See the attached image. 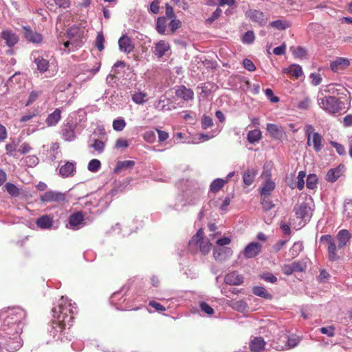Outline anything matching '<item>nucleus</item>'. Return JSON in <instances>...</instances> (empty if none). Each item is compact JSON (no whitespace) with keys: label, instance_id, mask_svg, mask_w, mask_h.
Listing matches in <instances>:
<instances>
[{"label":"nucleus","instance_id":"79ce46f5","mask_svg":"<svg viewBox=\"0 0 352 352\" xmlns=\"http://www.w3.org/2000/svg\"><path fill=\"white\" fill-rule=\"evenodd\" d=\"M337 87H340V85L337 84H329L321 89L319 95L323 96V92L331 94H337L339 91V89L336 88Z\"/></svg>","mask_w":352,"mask_h":352},{"label":"nucleus","instance_id":"423d86ee","mask_svg":"<svg viewBox=\"0 0 352 352\" xmlns=\"http://www.w3.org/2000/svg\"><path fill=\"white\" fill-rule=\"evenodd\" d=\"M66 195L65 193L55 190H48L40 196L42 203H56L65 201Z\"/></svg>","mask_w":352,"mask_h":352},{"label":"nucleus","instance_id":"20e7f679","mask_svg":"<svg viewBox=\"0 0 352 352\" xmlns=\"http://www.w3.org/2000/svg\"><path fill=\"white\" fill-rule=\"evenodd\" d=\"M204 232L201 229L199 230L197 233L189 241L188 245L190 248L199 246L201 253L204 255L208 254L210 251L211 244L208 239H204Z\"/></svg>","mask_w":352,"mask_h":352},{"label":"nucleus","instance_id":"ea45409f","mask_svg":"<svg viewBox=\"0 0 352 352\" xmlns=\"http://www.w3.org/2000/svg\"><path fill=\"white\" fill-rule=\"evenodd\" d=\"M261 138V132L259 129H254L248 132L247 135L248 141L254 144L258 142Z\"/></svg>","mask_w":352,"mask_h":352},{"label":"nucleus","instance_id":"9d476101","mask_svg":"<svg viewBox=\"0 0 352 352\" xmlns=\"http://www.w3.org/2000/svg\"><path fill=\"white\" fill-rule=\"evenodd\" d=\"M84 215L82 212H76L69 217L67 227L72 230H78L83 226Z\"/></svg>","mask_w":352,"mask_h":352},{"label":"nucleus","instance_id":"39448f33","mask_svg":"<svg viewBox=\"0 0 352 352\" xmlns=\"http://www.w3.org/2000/svg\"><path fill=\"white\" fill-rule=\"evenodd\" d=\"M82 34V32L78 28L74 26L69 28L67 31V37L69 40L63 43L65 47L67 48L68 51H71L74 50V47L80 46L81 43L80 38Z\"/></svg>","mask_w":352,"mask_h":352},{"label":"nucleus","instance_id":"3c124183","mask_svg":"<svg viewBox=\"0 0 352 352\" xmlns=\"http://www.w3.org/2000/svg\"><path fill=\"white\" fill-rule=\"evenodd\" d=\"M201 124L203 129H207L213 125V120L211 117L204 115L201 118Z\"/></svg>","mask_w":352,"mask_h":352},{"label":"nucleus","instance_id":"4c0bfd02","mask_svg":"<svg viewBox=\"0 0 352 352\" xmlns=\"http://www.w3.org/2000/svg\"><path fill=\"white\" fill-rule=\"evenodd\" d=\"M227 183V180H224L223 179H214L210 186V191L216 193L219 191L223 186Z\"/></svg>","mask_w":352,"mask_h":352},{"label":"nucleus","instance_id":"4be33fe9","mask_svg":"<svg viewBox=\"0 0 352 352\" xmlns=\"http://www.w3.org/2000/svg\"><path fill=\"white\" fill-rule=\"evenodd\" d=\"M169 50L170 45L168 43L162 40L155 43L153 53L157 58H162Z\"/></svg>","mask_w":352,"mask_h":352},{"label":"nucleus","instance_id":"13d9d810","mask_svg":"<svg viewBox=\"0 0 352 352\" xmlns=\"http://www.w3.org/2000/svg\"><path fill=\"white\" fill-rule=\"evenodd\" d=\"M171 21H170L168 25L170 28V31L172 33H174L181 26V21L179 19H177L175 18L170 19Z\"/></svg>","mask_w":352,"mask_h":352},{"label":"nucleus","instance_id":"a878e982","mask_svg":"<svg viewBox=\"0 0 352 352\" xmlns=\"http://www.w3.org/2000/svg\"><path fill=\"white\" fill-rule=\"evenodd\" d=\"M1 38L6 41L9 47L14 45L18 40V36L10 30H4L1 32Z\"/></svg>","mask_w":352,"mask_h":352},{"label":"nucleus","instance_id":"8fccbe9b","mask_svg":"<svg viewBox=\"0 0 352 352\" xmlns=\"http://www.w3.org/2000/svg\"><path fill=\"white\" fill-rule=\"evenodd\" d=\"M261 204L264 208L265 210H271L274 206V204L272 203L271 199H270L269 196H261Z\"/></svg>","mask_w":352,"mask_h":352},{"label":"nucleus","instance_id":"dca6fc26","mask_svg":"<svg viewBox=\"0 0 352 352\" xmlns=\"http://www.w3.org/2000/svg\"><path fill=\"white\" fill-rule=\"evenodd\" d=\"M54 223L53 218L47 214L40 217L36 221L37 226L42 230L55 229L56 227H54Z\"/></svg>","mask_w":352,"mask_h":352},{"label":"nucleus","instance_id":"473e14b6","mask_svg":"<svg viewBox=\"0 0 352 352\" xmlns=\"http://www.w3.org/2000/svg\"><path fill=\"white\" fill-rule=\"evenodd\" d=\"M61 118V111L59 109H56L53 113H50L47 119L46 122L48 126L56 125Z\"/></svg>","mask_w":352,"mask_h":352},{"label":"nucleus","instance_id":"7c9ffc66","mask_svg":"<svg viewBox=\"0 0 352 352\" xmlns=\"http://www.w3.org/2000/svg\"><path fill=\"white\" fill-rule=\"evenodd\" d=\"M252 292L254 295L266 300L272 299V295L268 292V291L263 287L255 286L252 288Z\"/></svg>","mask_w":352,"mask_h":352},{"label":"nucleus","instance_id":"4d7b16f0","mask_svg":"<svg viewBox=\"0 0 352 352\" xmlns=\"http://www.w3.org/2000/svg\"><path fill=\"white\" fill-rule=\"evenodd\" d=\"M344 215L346 218H352V203L349 201L346 202L344 205Z\"/></svg>","mask_w":352,"mask_h":352},{"label":"nucleus","instance_id":"a19ab883","mask_svg":"<svg viewBox=\"0 0 352 352\" xmlns=\"http://www.w3.org/2000/svg\"><path fill=\"white\" fill-rule=\"evenodd\" d=\"M313 146L316 152L322 149V136L318 132L313 133Z\"/></svg>","mask_w":352,"mask_h":352},{"label":"nucleus","instance_id":"0eeeda50","mask_svg":"<svg viewBox=\"0 0 352 352\" xmlns=\"http://www.w3.org/2000/svg\"><path fill=\"white\" fill-rule=\"evenodd\" d=\"M245 16L259 26L265 25L268 21L267 15L258 10L250 9L246 11Z\"/></svg>","mask_w":352,"mask_h":352},{"label":"nucleus","instance_id":"f8f14e48","mask_svg":"<svg viewBox=\"0 0 352 352\" xmlns=\"http://www.w3.org/2000/svg\"><path fill=\"white\" fill-rule=\"evenodd\" d=\"M266 130L270 136L276 140H280L286 135L284 129L275 124H267Z\"/></svg>","mask_w":352,"mask_h":352},{"label":"nucleus","instance_id":"338daca9","mask_svg":"<svg viewBox=\"0 0 352 352\" xmlns=\"http://www.w3.org/2000/svg\"><path fill=\"white\" fill-rule=\"evenodd\" d=\"M261 278L267 282L274 283L277 281V278L272 273L267 272L261 274Z\"/></svg>","mask_w":352,"mask_h":352},{"label":"nucleus","instance_id":"6e6d98bb","mask_svg":"<svg viewBox=\"0 0 352 352\" xmlns=\"http://www.w3.org/2000/svg\"><path fill=\"white\" fill-rule=\"evenodd\" d=\"M104 37L102 32L98 33L96 39V47L99 51H102L104 50Z\"/></svg>","mask_w":352,"mask_h":352},{"label":"nucleus","instance_id":"bf43d9fd","mask_svg":"<svg viewBox=\"0 0 352 352\" xmlns=\"http://www.w3.org/2000/svg\"><path fill=\"white\" fill-rule=\"evenodd\" d=\"M305 177H306V173L305 171H300L298 173V175L297 177V179H298L297 187L300 190H302L304 188V186H305L304 179Z\"/></svg>","mask_w":352,"mask_h":352},{"label":"nucleus","instance_id":"b1692460","mask_svg":"<svg viewBox=\"0 0 352 352\" xmlns=\"http://www.w3.org/2000/svg\"><path fill=\"white\" fill-rule=\"evenodd\" d=\"M105 142L97 138H90L88 142V148H93L98 154H101L104 151Z\"/></svg>","mask_w":352,"mask_h":352},{"label":"nucleus","instance_id":"aec40b11","mask_svg":"<svg viewBox=\"0 0 352 352\" xmlns=\"http://www.w3.org/2000/svg\"><path fill=\"white\" fill-rule=\"evenodd\" d=\"M177 97L180 98L186 101L192 100L194 98V92L192 89L186 88L182 85L177 88L175 91Z\"/></svg>","mask_w":352,"mask_h":352},{"label":"nucleus","instance_id":"f704fd0d","mask_svg":"<svg viewBox=\"0 0 352 352\" xmlns=\"http://www.w3.org/2000/svg\"><path fill=\"white\" fill-rule=\"evenodd\" d=\"M131 99L135 104H142L147 101L148 96L144 92L137 91L131 94Z\"/></svg>","mask_w":352,"mask_h":352},{"label":"nucleus","instance_id":"6e6552de","mask_svg":"<svg viewBox=\"0 0 352 352\" xmlns=\"http://www.w3.org/2000/svg\"><path fill=\"white\" fill-rule=\"evenodd\" d=\"M296 215L305 223L309 221L312 215V210L307 203L303 202L297 204L294 208Z\"/></svg>","mask_w":352,"mask_h":352},{"label":"nucleus","instance_id":"393cba45","mask_svg":"<svg viewBox=\"0 0 352 352\" xmlns=\"http://www.w3.org/2000/svg\"><path fill=\"white\" fill-rule=\"evenodd\" d=\"M349 65V60L345 58H338L330 64L331 69L334 72L342 70Z\"/></svg>","mask_w":352,"mask_h":352},{"label":"nucleus","instance_id":"4468645a","mask_svg":"<svg viewBox=\"0 0 352 352\" xmlns=\"http://www.w3.org/2000/svg\"><path fill=\"white\" fill-rule=\"evenodd\" d=\"M23 36L30 42L34 44H40L43 42V36L30 28L23 26Z\"/></svg>","mask_w":352,"mask_h":352},{"label":"nucleus","instance_id":"c756f323","mask_svg":"<svg viewBox=\"0 0 352 352\" xmlns=\"http://www.w3.org/2000/svg\"><path fill=\"white\" fill-rule=\"evenodd\" d=\"M257 175V170L254 168H248L243 173V180L245 185L250 186Z\"/></svg>","mask_w":352,"mask_h":352},{"label":"nucleus","instance_id":"2f4dec72","mask_svg":"<svg viewBox=\"0 0 352 352\" xmlns=\"http://www.w3.org/2000/svg\"><path fill=\"white\" fill-rule=\"evenodd\" d=\"M276 187L275 183L271 179H267L261 190V196H269Z\"/></svg>","mask_w":352,"mask_h":352},{"label":"nucleus","instance_id":"680f3d73","mask_svg":"<svg viewBox=\"0 0 352 352\" xmlns=\"http://www.w3.org/2000/svg\"><path fill=\"white\" fill-rule=\"evenodd\" d=\"M71 87H72V82H69L66 80H64L60 82V83L56 85V89L58 91L63 92V91L67 90Z\"/></svg>","mask_w":352,"mask_h":352},{"label":"nucleus","instance_id":"5fc2aeb1","mask_svg":"<svg viewBox=\"0 0 352 352\" xmlns=\"http://www.w3.org/2000/svg\"><path fill=\"white\" fill-rule=\"evenodd\" d=\"M255 39L254 33L252 30H249L245 33L242 38V41L244 43L251 44Z\"/></svg>","mask_w":352,"mask_h":352},{"label":"nucleus","instance_id":"c03bdc74","mask_svg":"<svg viewBox=\"0 0 352 352\" xmlns=\"http://www.w3.org/2000/svg\"><path fill=\"white\" fill-rule=\"evenodd\" d=\"M318 177L315 174H309L307 178V188L311 190H314L317 186Z\"/></svg>","mask_w":352,"mask_h":352},{"label":"nucleus","instance_id":"37998d69","mask_svg":"<svg viewBox=\"0 0 352 352\" xmlns=\"http://www.w3.org/2000/svg\"><path fill=\"white\" fill-rule=\"evenodd\" d=\"M232 307L239 312H244L247 311L248 306L245 301L241 300L233 302Z\"/></svg>","mask_w":352,"mask_h":352},{"label":"nucleus","instance_id":"7ed1b4c3","mask_svg":"<svg viewBox=\"0 0 352 352\" xmlns=\"http://www.w3.org/2000/svg\"><path fill=\"white\" fill-rule=\"evenodd\" d=\"M318 106L331 115H336L342 111H346L348 108L343 107L344 103L338 98L330 96H318Z\"/></svg>","mask_w":352,"mask_h":352},{"label":"nucleus","instance_id":"6ab92c4d","mask_svg":"<svg viewBox=\"0 0 352 352\" xmlns=\"http://www.w3.org/2000/svg\"><path fill=\"white\" fill-rule=\"evenodd\" d=\"M76 173V163L74 162H67L64 165L59 168V174L63 177H72Z\"/></svg>","mask_w":352,"mask_h":352},{"label":"nucleus","instance_id":"de8ad7c7","mask_svg":"<svg viewBox=\"0 0 352 352\" xmlns=\"http://www.w3.org/2000/svg\"><path fill=\"white\" fill-rule=\"evenodd\" d=\"M100 166L101 163L100 160L93 159L89 162L87 168L90 172L96 173L100 169Z\"/></svg>","mask_w":352,"mask_h":352},{"label":"nucleus","instance_id":"f3484780","mask_svg":"<svg viewBox=\"0 0 352 352\" xmlns=\"http://www.w3.org/2000/svg\"><path fill=\"white\" fill-rule=\"evenodd\" d=\"M119 49L121 52L129 54L133 50L134 45L128 36L123 35L118 40Z\"/></svg>","mask_w":352,"mask_h":352},{"label":"nucleus","instance_id":"0e129e2a","mask_svg":"<svg viewBox=\"0 0 352 352\" xmlns=\"http://www.w3.org/2000/svg\"><path fill=\"white\" fill-rule=\"evenodd\" d=\"M330 144L333 147L335 148V149L336 150V152L340 155H343L345 154V148L344 147V146L340 143H338L336 142H334V141H331L330 142Z\"/></svg>","mask_w":352,"mask_h":352},{"label":"nucleus","instance_id":"a18cd8bd","mask_svg":"<svg viewBox=\"0 0 352 352\" xmlns=\"http://www.w3.org/2000/svg\"><path fill=\"white\" fill-rule=\"evenodd\" d=\"M126 126V122L123 118H118L113 122V129L116 131H122Z\"/></svg>","mask_w":352,"mask_h":352},{"label":"nucleus","instance_id":"f03ea898","mask_svg":"<svg viewBox=\"0 0 352 352\" xmlns=\"http://www.w3.org/2000/svg\"><path fill=\"white\" fill-rule=\"evenodd\" d=\"M351 236L352 235L349 230L346 229L340 230L336 235L338 241L337 245L331 235L324 234L321 236L320 241L327 243L328 258L330 261L335 262L340 260V256L338 252L348 244Z\"/></svg>","mask_w":352,"mask_h":352},{"label":"nucleus","instance_id":"5701e85b","mask_svg":"<svg viewBox=\"0 0 352 352\" xmlns=\"http://www.w3.org/2000/svg\"><path fill=\"white\" fill-rule=\"evenodd\" d=\"M265 346V342L261 337H255L250 342V349L252 352H263Z\"/></svg>","mask_w":352,"mask_h":352},{"label":"nucleus","instance_id":"412c9836","mask_svg":"<svg viewBox=\"0 0 352 352\" xmlns=\"http://www.w3.org/2000/svg\"><path fill=\"white\" fill-rule=\"evenodd\" d=\"M156 109L162 111H170L173 108L171 101L169 98L162 96L154 104Z\"/></svg>","mask_w":352,"mask_h":352},{"label":"nucleus","instance_id":"c85d7f7f","mask_svg":"<svg viewBox=\"0 0 352 352\" xmlns=\"http://www.w3.org/2000/svg\"><path fill=\"white\" fill-rule=\"evenodd\" d=\"M135 166L133 160L118 161L114 168L115 173H120L124 170L131 169Z\"/></svg>","mask_w":352,"mask_h":352},{"label":"nucleus","instance_id":"ddd939ff","mask_svg":"<svg viewBox=\"0 0 352 352\" xmlns=\"http://www.w3.org/2000/svg\"><path fill=\"white\" fill-rule=\"evenodd\" d=\"M261 245L258 242L249 243L243 250V255L247 258H252L256 256L261 251Z\"/></svg>","mask_w":352,"mask_h":352},{"label":"nucleus","instance_id":"e433bc0d","mask_svg":"<svg viewBox=\"0 0 352 352\" xmlns=\"http://www.w3.org/2000/svg\"><path fill=\"white\" fill-rule=\"evenodd\" d=\"M167 26V19L165 16L158 17L156 22V30L160 34H165Z\"/></svg>","mask_w":352,"mask_h":352},{"label":"nucleus","instance_id":"49530a36","mask_svg":"<svg viewBox=\"0 0 352 352\" xmlns=\"http://www.w3.org/2000/svg\"><path fill=\"white\" fill-rule=\"evenodd\" d=\"M23 162L28 167H34L38 164L39 160L35 155H32L23 157Z\"/></svg>","mask_w":352,"mask_h":352},{"label":"nucleus","instance_id":"e2e57ef3","mask_svg":"<svg viewBox=\"0 0 352 352\" xmlns=\"http://www.w3.org/2000/svg\"><path fill=\"white\" fill-rule=\"evenodd\" d=\"M322 334H326L329 337H333L335 336V327L333 326L324 327L320 329Z\"/></svg>","mask_w":352,"mask_h":352},{"label":"nucleus","instance_id":"774afa93","mask_svg":"<svg viewBox=\"0 0 352 352\" xmlns=\"http://www.w3.org/2000/svg\"><path fill=\"white\" fill-rule=\"evenodd\" d=\"M144 139L148 142H153L155 140V133L154 131L149 130L144 133Z\"/></svg>","mask_w":352,"mask_h":352},{"label":"nucleus","instance_id":"052dcab7","mask_svg":"<svg viewBox=\"0 0 352 352\" xmlns=\"http://www.w3.org/2000/svg\"><path fill=\"white\" fill-rule=\"evenodd\" d=\"M309 78L311 80V84L314 86L320 85L322 82V77L319 73H311Z\"/></svg>","mask_w":352,"mask_h":352},{"label":"nucleus","instance_id":"1a4fd4ad","mask_svg":"<svg viewBox=\"0 0 352 352\" xmlns=\"http://www.w3.org/2000/svg\"><path fill=\"white\" fill-rule=\"evenodd\" d=\"M233 254L232 250L228 247H219L213 250V257L219 262L228 259Z\"/></svg>","mask_w":352,"mask_h":352},{"label":"nucleus","instance_id":"cd10ccee","mask_svg":"<svg viewBox=\"0 0 352 352\" xmlns=\"http://www.w3.org/2000/svg\"><path fill=\"white\" fill-rule=\"evenodd\" d=\"M62 135L65 140L72 141L76 138L74 131V126L72 124H67L64 126L62 130Z\"/></svg>","mask_w":352,"mask_h":352},{"label":"nucleus","instance_id":"f257e3e1","mask_svg":"<svg viewBox=\"0 0 352 352\" xmlns=\"http://www.w3.org/2000/svg\"><path fill=\"white\" fill-rule=\"evenodd\" d=\"M74 305L71 300L61 296L58 301L57 307L52 309L53 319L49 333L54 340H63L67 327L69 328L72 325L74 309H76Z\"/></svg>","mask_w":352,"mask_h":352},{"label":"nucleus","instance_id":"9b49d317","mask_svg":"<svg viewBox=\"0 0 352 352\" xmlns=\"http://www.w3.org/2000/svg\"><path fill=\"white\" fill-rule=\"evenodd\" d=\"M30 59L36 65L37 69L41 73L45 72L49 68L48 60L44 59L40 56L38 51L33 52L30 55Z\"/></svg>","mask_w":352,"mask_h":352},{"label":"nucleus","instance_id":"09e8293b","mask_svg":"<svg viewBox=\"0 0 352 352\" xmlns=\"http://www.w3.org/2000/svg\"><path fill=\"white\" fill-rule=\"evenodd\" d=\"M290 50L292 52L293 55L297 58H302L306 55L305 49L300 46L296 47H291Z\"/></svg>","mask_w":352,"mask_h":352},{"label":"nucleus","instance_id":"58836bf2","mask_svg":"<svg viewBox=\"0 0 352 352\" xmlns=\"http://www.w3.org/2000/svg\"><path fill=\"white\" fill-rule=\"evenodd\" d=\"M285 73H288L296 78H299L302 75V69L300 66L298 65H292L288 68L284 70Z\"/></svg>","mask_w":352,"mask_h":352},{"label":"nucleus","instance_id":"864d4df0","mask_svg":"<svg viewBox=\"0 0 352 352\" xmlns=\"http://www.w3.org/2000/svg\"><path fill=\"white\" fill-rule=\"evenodd\" d=\"M5 188L8 191V192L12 196H18L19 195V188L14 184L11 183H7L5 185Z\"/></svg>","mask_w":352,"mask_h":352},{"label":"nucleus","instance_id":"69168bd1","mask_svg":"<svg viewBox=\"0 0 352 352\" xmlns=\"http://www.w3.org/2000/svg\"><path fill=\"white\" fill-rule=\"evenodd\" d=\"M310 104V98L309 97H305L298 102V108L300 109L305 110L309 107Z\"/></svg>","mask_w":352,"mask_h":352},{"label":"nucleus","instance_id":"a211bd4d","mask_svg":"<svg viewBox=\"0 0 352 352\" xmlns=\"http://www.w3.org/2000/svg\"><path fill=\"white\" fill-rule=\"evenodd\" d=\"M224 282L230 285H239L243 283V277L239 272L234 271L225 276Z\"/></svg>","mask_w":352,"mask_h":352},{"label":"nucleus","instance_id":"c9c22d12","mask_svg":"<svg viewBox=\"0 0 352 352\" xmlns=\"http://www.w3.org/2000/svg\"><path fill=\"white\" fill-rule=\"evenodd\" d=\"M270 26L278 30H285L291 26V23L288 21L279 19L272 21Z\"/></svg>","mask_w":352,"mask_h":352},{"label":"nucleus","instance_id":"72a5a7b5","mask_svg":"<svg viewBox=\"0 0 352 352\" xmlns=\"http://www.w3.org/2000/svg\"><path fill=\"white\" fill-rule=\"evenodd\" d=\"M303 250V244L300 241H297L294 243L292 247L289 249L288 255L289 256L290 258L293 259L296 257H297L299 254L302 252Z\"/></svg>","mask_w":352,"mask_h":352},{"label":"nucleus","instance_id":"2eb2a0df","mask_svg":"<svg viewBox=\"0 0 352 352\" xmlns=\"http://www.w3.org/2000/svg\"><path fill=\"white\" fill-rule=\"evenodd\" d=\"M345 167L342 164H340L334 168L328 170L326 175V180L329 182H335L344 172Z\"/></svg>","mask_w":352,"mask_h":352},{"label":"nucleus","instance_id":"bb28decb","mask_svg":"<svg viewBox=\"0 0 352 352\" xmlns=\"http://www.w3.org/2000/svg\"><path fill=\"white\" fill-rule=\"evenodd\" d=\"M305 266L300 262H294L291 265L284 266V272L287 275H290L294 272H303Z\"/></svg>","mask_w":352,"mask_h":352},{"label":"nucleus","instance_id":"603ef678","mask_svg":"<svg viewBox=\"0 0 352 352\" xmlns=\"http://www.w3.org/2000/svg\"><path fill=\"white\" fill-rule=\"evenodd\" d=\"M222 14V10L220 8H217L214 12L212 14L211 16L208 17L206 20V23L207 25H211L215 20H217Z\"/></svg>","mask_w":352,"mask_h":352}]
</instances>
